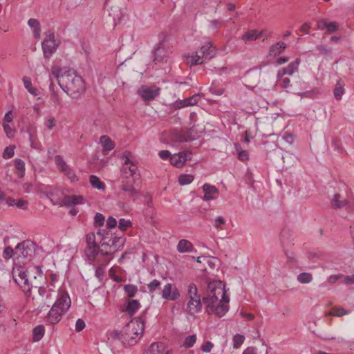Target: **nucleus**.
Segmentation results:
<instances>
[{"mask_svg":"<svg viewBox=\"0 0 354 354\" xmlns=\"http://www.w3.org/2000/svg\"><path fill=\"white\" fill-rule=\"evenodd\" d=\"M51 75L56 78L63 91L72 98H77L86 90L84 80L72 68L53 66Z\"/></svg>","mask_w":354,"mask_h":354,"instance_id":"obj_1","label":"nucleus"},{"mask_svg":"<svg viewBox=\"0 0 354 354\" xmlns=\"http://www.w3.org/2000/svg\"><path fill=\"white\" fill-rule=\"evenodd\" d=\"M208 296L203 297L207 304L206 313L214 314L218 317L224 316L229 310L230 299L226 296L225 286L221 281L209 282L207 286Z\"/></svg>","mask_w":354,"mask_h":354,"instance_id":"obj_2","label":"nucleus"},{"mask_svg":"<svg viewBox=\"0 0 354 354\" xmlns=\"http://www.w3.org/2000/svg\"><path fill=\"white\" fill-rule=\"evenodd\" d=\"M71 306V299L68 292L59 288L53 304L45 317L46 323L49 325L58 324L68 311Z\"/></svg>","mask_w":354,"mask_h":354,"instance_id":"obj_3","label":"nucleus"},{"mask_svg":"<svg viewBox=\"0 0 354 354\" xmlns=\"http://www.w3.org/2000/svg\"><path fill=\"white\" fill-rule=\"evenodd\" d=\"M125 238L123 236L109 237L105 236L100 240L102 251L107 258L118 250H121L125 243Z\"/></svg>","mask_w":354,"mask_h":354,"instance_id":"obj_4","label":"nucleus"},{"mask_svg":"<svg viewBox=\"0 0 354 354\" xmlns=\"http://www.w3.org/2000/svg\"><path fill=\"white\" fill-rule=\"evenodd\" d=\"M59 44L60 41L55 38L54 32L49 30L46 32L41 44L44 57L46 58L50 57L56 52Z\"/></svg>","mask_w":354,"mask_h":354,"instance_id":"obj_5","label":"nucleus"},{"mask_svg":"<svg viewBox=\"0 0 354 354\" xmlns=\"http://www.w3.org/2000/svg\"><path fill=\"white\" fill-rule=\"evenodd\" d=\"M15 282L21 288L23 292L28 295L30 293L32 286L28 279V275L21 267L15 266L12 271Z\"/></svg>","mask_w":354,"mask_h":354,"instance_id":"obj_6","label":"nucleus"},{"mask_svg":"<svg viewBox=\"0 0 354 354\" xmlns=\"http://www.w3.org/2000/svg\"><path fill=\"white\" fill-rule=\"evenodd\" d=\"M55 164L60 172L72 183L79 180L78 176L76 175L73 169L68 165L64 158L60 155H56L54 158Z\"/></svg>","mask_w":354,"mask_h":354,"instance_id":"obj_7","label":"nucleus"},{"mask_svg":"<svg viewBox=\"0 0 354 354\" xmlns=\"http://www.w3.org/2000/svg\"><path fill=\"white\" fill-rule=\"evenodd\" d=\"M124 328L128 339H130L131 337H133L136 338L137 342L143 333L145 324L141 319H136L135 320L131 321L129 324H127Z\"/></svg>","mask_w":354,"mask_h":354,"instance_id":"obj_8","label":"nucleus"},{"mask_svg":"<svg viewBox=\"0 0 354 354\" xmlns=\"http://www.w3.org/2000/svg\"><path fill=\"white\" fill-rule=\"evenodd\" d=\"M160 88L156 86L142 85L137 90V94L144 102H150L160 95Z\"/></svg>","mask_w":354,"mask_h":354,"instance_id":"obj_9","label":"nucleus"},{"mask_svg":"<svg viewBox=\"0 0 354 354\" xmlns=\"http://www.w3.org/2000/svg\"><path fill=\"white\" fill-rule=\"evenodd\" d=\"M123 162L122 171L126 179H132L133 181L136 180L138 176V167L132 162L129 157L127 155H123L122 157Z\"/></svg>","mask_w":354,"mask_h":354,"instance_id":"obj_10","label":"nucleus"},{"mask_svg":"<svg viewBox=\"0 0 354 354\" xmlns=\"http://www.w3.org/2000/svg\"><path fill=\"white\" fill-rule=\"evenodd\" d=\"M34 252L35 248L32 242L29 241H23L15 247V259L30 258Z\"/></svg>","mask_w":354,"mask_h":354,"instance_id":"obj_11","label":"nucleus"},{"mask_svg":"<svg viewBox=\"0 0 354 354\" xmlns=\"http://www.w3.org/2000/svg\"><path fill=\"white\" fill-rule=\"evenodd\" d=\"M120 341L124 346H131L136 343V338L131 337L128 339L125 328L123 330H114L109 333V339Z\"/></svg>","mask_w":354,"mask_h":354,"instance_id":"obj_12","label":"nucleus"},{"mask_svg":"<svg viewBox=\"0 0 354 354\" xmlns=\"http://www.w3.org/2000/svg\"><path fill=\"white\" fill-rule=\"evenodd\" d=\"M192 158V153L189 151H183L176 153L170 158V163L176 168L183 167L187 161Z\"/></svg>","mask_w":354,"mask_h":354,"instance_id":"obj_13","label":"nucleus"},{"mask_svg":"<svg viewBox=\"0 0 354 354\" xmlns=\"http://www.w3.org/2000/svg\"><path fill=\"white\" fill-rule=\"evenodd\" d=\"M162 298L169 301H176L180 297V292L178 288L172 283H166L161 292Z\"/></svg>","mask_w":354,"mask_h":354,"instance_id":"obj_14","label":"nucleus"},{"mask_svg":"<svg viewBox=\"0 0 354 354\" xmlns=\"http://www.w3.org/2000/svg\"><path fill=\"white\" fill-rule=\"evenodd\" d=\"M183 61L190 66L202 64L205 61L199 51L194 52L192 54H186L183 55Z\"/></svg>","mask_w":354,"mask_h":354,"instance_id":"obj_15","label":"nucleus"},{"mask_svg":"<svg viewBox=\"0 0 354 354\" xmlns=\"http://www.w3.org/2000/svg\"><path fill=\"white\" fill-rule=\"evenodd\" d=\"M301 60L299 58H297L294 62H290L287 67L282 68L277 72V78H281L286 75H292L296 71H297Z\"/></svg>","mask_w":354,"mask_h":354,"instance_id":"obj_16","label":"nucleus"},{"mask_svg":"<svg viewBox=\"0 0 354 354\" xmlns=\"http://www.w3.org/2000/svg\"><path fill=\"white\" fill-rule=\"evenodd\" d=\"M203 305L201 297L197 299H189L187 306L186 312L191 315H194L202 310Z\"/></svg>","mask_w":354,"mask_h":354,"instance_id":"obj_17","label":"nucleus"},{"mask_svg":"<svg viewBox=\"0 0 354 354\" xmlns=\"http://www.w3.org/2000/svg\"><path fill=\"white\" fill-rule=\"evenodd\" d=\"M203 189L204 192L203 201H213L218 197V190L215 186L205 183L203 185Z\"/></svg>","mask_w":354,"mask_h":354,"instance_id":"obj_18","label":"nucleus"},{"mask_svg":"<svg viewBox=\"0 0 354 354\" xmlns=\"http://www.w3.org/2000/svg\"><path fill=\"white\" fill-rule=\"evenodd\" d=\"M134 183L132 179H128L122 180L120 185L121 190L129 198H133L138 194V191L133 187Z\"/></svg>","mask_w":354,"mask_h":354,"instance_id":"obj_19","label":"nucleus"},{"mask_svg":"<svg viewBox=\"0 0 354 354\" xmlns=\"http://www.w3.org/2000/svg\"><path fill=\"white\" fill-rule=\"evenodd\" d=\"M144 354H169L164 344L161 342L152 343L144 352Z\"/></svg>","mask_w":354,"mask_h":354,"instance_id":"obj_20","label":"nucleus"},{"mask_svg":"<svg viewBox=\"0 0 354 354\" xmlns=\"http://www.w3.org/2000/svg\"><path fill=\"white\" fill-rule=\"evenodd\" d=\"M165 136L168 138L167 140L161 138V142L169 145L174 146L176 143L183 141V136L181 133L176 131H172L169 133H165Z\"/></svg>","mask_w":354,"mask_h":354,"instance_id":"obj_21","label":"nucleus"},{"mask_svg":"<svg viewBox=\"0 0 354 354\" xmlns=\"http://www.w3.org/2000/svg\"><path fill=\"white\" fill-rule=\"evenodd\" d=\"M83 203V197L80 195H67L62 199V204L67 207H72Z\"/></svg>","mask_w":354,"mask_h":354,"instance_id":"obj_22","label":"nucleus"},{"mask_svg":"<svg viewBox=\"0 0 354 354\" xmlns=\"http://www.w3.org/2000/svg\"><path fill=\"white\" fill-rule=\"evenodd\" d=\"M199 53L203 57H204L205 60H209L215 55L216 50L215 48L212 47V43L207 41L201 46Z\"/></svg>","mask_w":354,"mask_h":354,"instance_id":"obj_23","label":"nucleus"},{"mask_svg":"<svg viewBox=\"0 0 354 354\" xmlns=\"http://www.w3.org/2000/svg\"><path fill=\"white\" fill-rule=\"evenodd\" d=\"M85 254L91 261H96L99 254L105 256L103 254L102 248H100L98 245L86 247L85 249Z\"/></svg>","mask_w":354,"mask_h":354,"instance_id":"obj_24","label":"nucleus"},{"mask_svg":"<svg viewBox=\"0 0 354 354\" xmlns=\"http://www.w3.org/2000/svg\"><path fill=\"white\" fill-rule=\"evenodd\" d=\"M177 251L180 253L196 252L192 243L187 239H181L176 246Z\"/></svg>","mask_w":354,"mask_h":354,"instance_id":"obj_25","label":"nucleus"},{"mask_svg":"<svg viewBox=\"0 0 354 354\" xmlns=\"http://www.w3.org/2000/svg\"><path fill=\"white\" fill-rule=\"evenodd\" d=\"M199 100V95H194L192 97H189L188 98L184 99L183 100H180L179 102H176V107L178 109L184 108L189 106H194L196 104Z\"/></svg>","mask_w":354,"mask_h":354,"instance_id":"obj_26","label":"nucleus"},{"mask_svg":"<svg viewBox=\"0 0 354 354\" xmlns=\"http://www.w3.org/2000/svg\"><path fill=\"white\" fill-rule=\"evenodd\" d=\"M318 28L320 30L326 29L330 33L334 32L338 28L336 22H328L324 19H321L317 22Z\"/></svg>","mask_w":354,"mask_h":354,"instance_id":"obj_27","label":"nucleus"},{"mask_svg":"<svg viewBox=\"0 0 354 354\" xmlns=\"http://www.w3.org/2000/svg\"><path fill=\"white\" fill-rule=\"evenodd\" d=\"M140 304L138 300L136 299H129L127 301V306L125 308L126 313L130 316L133 315L140 308Z\"/></svg>","mask_w":354,"mask_h":354,"instance_id":"obj_28","label":"nucleus"},{"mask_svg":"<svg viewBox=\"0 0 354 354\" xmlns=\"http://www.w3.org/2000/svg\"><path fill=\"white\" fill-rule=\"evenodd\" d=\"M99 142L102 147L104 151H111L115 148V143L108 136H102L100 138Z\"/></svg>","mask_w":354,"mask_h":354,"instance_id":"obj_29","label":"nucleus"},{"mask_svg":"<svg viewBox=\"0 0 354 354\" xmlns=\"http://www.w3.org/2000/svg\"><path fill=\"white\" fill-rule=\"evenodd\" d=\"M28 25L32 29L34 37L39 39L41 35V26L39 21L36 19H30L28 21Z\"/></svg>","mask_w":354,"mask_h":354,"instance_id":"obj_30","label":"nucleus"},{"mask_svg":"<svg viewBox=\"0 0 354 354\" xmlns=\"http://www.w3.org/2000/svg\"><path fill=\"white\" fill-rule=\"evenodd\" d=\"M53 292L54 290L52 288H46L43 287H39L38 288V293L39 296L41 297L42 301H44V306L46 305V304L50 299L52 293Z\"/></svg>","mask_w":354,"mask_h":354,"instance_id":"obj_31","label":"nucleus"},{"mask_svg":"<svg viewBox=\"0 0 354 354\" xmlns=\"http://www.w3.org/2000/svg\"><path fill=\"white\" fill-rule=\"evenodd\" d=\"M96 236H99L102 240L103 237H105L104 232L99 230L97 232L96 234L90 233V234H87V236H86L87 246L86 247L97 245L96 244Z\"/></svg>","mask_w":354,"mask_h":354,"instance_id":"obj_32","label":"nucleus"},{"mask_svg":"<svg viewBox=\"0 0 354 354\" xmlns=\"http://www.w3.org/2000/svg\"><path fill=\"white\" fill-rule=\"evenodd\" d=\"M286 48V44L283 41H279L270 47V55L277 56L281 54Z\"/></svg>","mask_w":354,"mask_h":354,"instance_id":"obj_33","label":"nucleus"},{"mask_svg":"<svg viewBox=\"0 0 354 354\" xmlns=\"http://www.w3.org/2000/svg\"><path fill=\"white\" fill-rule=\"evenodd\" d=\"M349 201H346L342 198L339 194H335L333 198L332 199L331 204L334 208H342L346 207L348 209V203Z\"/></svg>","mask_w":354,"mask_h":354,"instance_id":"obj_34","label":"nucleus"},{"mask_svg":"<svg viewBox=\"0 0 354 354\" xmlns=\"http://www.w3.org/2000/svg\"><path fill=\"white\" fill-rule=\"evenodd\" d=\"M45 333V328L43 325H38L33 328L32 330V341L37 342L40 341L44 337Z\"/></svg>","mask_w":354,"mask_h":354,"instance_id":"obj_35","label":"nucleus"},{"mask_svg":"<svg viewBox=\"0 0 354 354\" xmlns=\"http://www.w3.org/2000/svg\"><path fill=\"white\" fill-rule=\"evenodd\" d=\"M263 33L261 32H257L255 30H252L245 33L242 37V39L246 43L248 41H254L261 37Z\"/></svg>","mask_w":354,"mask_h":354,"instance_id":"obj_36","label":"nucleus"},{"mask_svg":"<svg viewBox=\"0 0 354 354\" xmlns=\"http://www.w3.org/2000/svg\"><path fill=\"white\" fill-rule=\"evenodd\" d=\"M89 182L95 189L98 190H104L105 189V184L95 175H91L90 176Z\"/></svg>","mask_w":354,"mask_h":354,"instance_id":"obj_37","label":"nucleus"},{"mask_svg":"<svg viewBox=\"0 0 354 354\" xmlns=\"http://www.w3.org/2000/svg\"><path fill=\"white\" fill-rule=\"evenodd\" d=\"M227 220L222 216H218L212 220V225L217 230H225Z\"/></svg>","mask_w":354,"mask_h":354,"instance_id":"obj_38","label":"nucleus"},{"mask_svg":"<svg viewBox=\"0 0 354 354\" xmlns=\"http://www.w3.org/2000/svg\"><path fill=\"white\" fill-rule=\"evenodd\" d=\"M15 168L17 170V177L20 178H23L25 174V162H24V161L19 158L16 159L15 160Z\"/></svg>","mask_w":354,"mask_h":354,"instance_id":"obj_39","label":"nucleus"},{"mask_svg":"<svg viewBox=\"0 0 354 354\" xmlns=\"http://www.w3.org/2000/svg\"><path fill=\"white\" fill-rule=\"evenodd\" d=\"M23 82L24 87L31 95L35 96L38 95V91L37 88L32 87V81L30 77H24L23 78Z\"/></svg>","mask_w":354,"mask_h":354,"instance_id":"obj_40","label":"nucleus"},{"mask_svg":"<svg viewBox=\"0 0 354 354\" xmlns=\"http://www.w3.org/2000/svg\"><path fill=\"white\" fill-rule=\"evenodd\" d=\"M196 335L192 334L188 335L185 338L182 345L185 348H190L194 346L196 342Z\"/></svg>","mask_w":354,"mask_h":354,"instance_id":"obj_41","label":"nucleus"},{"mask_svg":"<svg viewBox=\"0 0 354 354\" xmlns=\"http://www.w3.org/2000/svg\"><path fill=\"white\" fill-rule=\"evenodd\" d=\"M165 57L166 51L162 46H160L156 48L154 51V61L162 62L164 60Z\"/></svg>","mask_w":354,"mask_h":354,"instance_id":"obj_42","label":"nucleus"},{"mask_svg":"<svg viewBox=\"0 0 354 354\" xmlns=\"http://www.w3.org/2000/svg\"><path fill=\"white\" fill-rule=\"evenodd\" d=\"M194 179V176L192 174H181L178 177V183L180 185H187L192 183Z\"/></svg>","mask_w":354,"mask_h":354,"instance_id":"obj_43","label":"nucleus"},{"mask_svg":"<svg viewBox=\"0 0 354 354\" xmlns=\"http://www.w3.org/2000/svg\"><path fill=\"white\" fill-rule=\"evenodd\" d=\"M187 295L189 299H197L201 297V295L198 293V289L195 284L190 283L187 287Z\"/></svg>","mask_w":354,"mask_h":354,"instance_id":"obj_44","label":"nucleus"},{"mask_svg":"<svg viewBox=\"0 0 354 354\" xmlns=\"http://www.w3.org/2000/svg\"><path fill=\"white\" fill-rule=\"evenodd\" d=\"M344 88L343 86V84L341 83V81H338L337 82V84L335 86V88L334 89V96H335V98L337 100H339L342 98V95H344Z\"/></svg>","mask_w":354,"mask_h":354,"instance_id":"obj_45","label":"nucleus"},{"mask_svg":"<svg viewBox=\"0 0 354 354\" xmlns=\"http://www.w3.org/2000/svg\"><path fill=\"white\" fill-rule=\"evenodd\" d=\"M297 280L303 284L309 283L313 280V276L309 272H301L297 276Z\"/></svg>","mask_w":354,"mask_h":354,"instance_id":"obj_46","label":"nucleus"},{"mask_svg":"<svg viewBox=\"0 0 354 354\" xmlns=\"http://www.w3.org/2000/svg\"><path fill=\"white\" fill-rule=\"evenodd\" d=\"M124 290L128 297H133L138 292V287L133 284H127L124 286Z\"/></svg>","mask_w":354,"mask_h":354,"instance_id":"obj_47","label":"nucleus"},{"mask_svg":"<svg viewBox=\"0 0 354 354\" xmlns=\"http://www.w3.org/2000/svg\"><path fill=\"white\" fill-rule=\"evenodd\" d=\"M233 348H239L244 342L245 337L241 334H236L233 337Z\"/></svg>","mask_w":354,"mask_h":354,"instance_id":"obj_48","label":"nucleus"},{"mask_svg":"<svg viewBox=\"0 0 354 354\" xmlns=\"http://www.w3.org/2000/svg\"><path fill=\"white\" fill-rule=\"evenodd\" d=\"M3 131L8 138H13L15 129L12 127L8 123L3 122L2 124Z\"/></svg>","mask_w":354,"mask_h":354,"instance_id":"obj_49","label":"nucleus"},{"mask_svg":"<svg viewBox=\"0 0 354 354\" xmlns=\"http://www.w3.org/2000/svg\"><path fill=\"white\" fill-rule=\"evenodd\" d=\"M112 259V257L107 258V262L105 265L102 266H98L95 268V276L97 279H102L104 275V269L106 265L109 263V261Z\"/></svg>","mask_w":354,"mask_h":354,"instance_id":"obj_50","label":"nucleus"},{"mask_svg":"<svg viewBox=\"0 0 354 354\" xmlns=\"http://www.w3.org/2000/svg\"><path fill=\"white\" fill-rule=\"evenodd\" d=\"M15 146L10 145L4 149L2 156L4 159H10L14 156L15 154Z\"/></svg>","mask_w":354,"mask_h":354,"instance_id":"obj_51","label":"nucleus"},{"mask_svg":"<svg viewBox=\"0 0 354 354\" xmlns=\"http://www.w3.org/2000/svg\"><path fill=\"white\" fill-rule=\"evenodd\" d=\"M28 133L29 135V141L30 142V147L34 149H39V147L34 142L35 133H36V128L31 127L28 130Z\"/></svg>","mask_w":354,"mask_h":354,"instance_id":"obj_52","label":"nucleus"},{"mask_svg":"<svg viewBox=\"0 0 354 354\" xmlns=\"http://www.w3.org/2000/svg\"><path fill=\"white\" fill-rule=\"evenodd\" d=\"M3 257L6 260L10 259L11 257L15 259V248L14 249L10 247L6 248L3 252Z\"/></svg>","mask_w":354,"mask_h":354,"instance_id":"obj_53","label":"nucleus"},{"mask_svg":"<svg viewBox=\"0 0 354 354\" xmlns=\"http://www.w3.org/2000/svg\"><path fill=\"white\" fill-rule=\"evenodd\" d=\"M44 120V126L48 130H52L56 126V120L53 117L45 118Z\"/></svg>","mask_w":354,"mask_h":354,"instance_id":"obj_54","label":"nucleus"},{"mask_svg":"<svg viewBox=\"0 0 354 354\" xmlns=\"http://www.w3.org/2000/svg\"><path fill=\"white\" fill-rule=\"evenodd\" d=\"M349 313L348 311L342 308H335L332 310L331 314L336 317H342L344 315H348Z\"/></svg>","mask_w":354,"mask_h":354,"instance_id":"obj_55","label":"nucleus"},{"mask_svg":"<svg viewBox=\"0 0 354 354\" xmlns=\"http://www.w3.org/2000/svg\"><path fill=\"white\" fill-rule=\"evenodd\" d=\"M160 282L157 279H153L149 285L148 289L151 293H153L154 291L160 288Z\"/></svg>","mask_w":354,"mask_h":354,"instance_id":"obj_56","label":"nucleus"},{"mask_svg":"<svg viewBox=\"0 0 354 354\" xmlns=\"http://www.w3.org/2000/svg\"><path fill=\"white\" fill-rule=\"evenodd\" d=\"M105 221V217L100 213H96L94 217V222L96 225L102 226Z\"/></svg>","mask_w":354,"mask_h":354,"instance_id":"obj_57","label":"nucleus"},{"mask_svg":"<svg viewBox=\"0 0 354 354\" xmlns=\"http://www.w3.org/2000/svg\"><path fill=\"white\" fill-rule=\"evenodd\" d=\"M131 225V222L129 220L124 218H120L119 220L118 227L122 231L126 230V229Z\"/></svg>","mask_w":354,"mask_h":354,"instance_id":"obj_58","label":"nucleus"},{"mask_svg":"<svg viewBox=\"0 0 354 354\" xmlns=\"http://www.w3.org/2000/svg\"><path fill=\"white\" fill-rule=\"evenodd\" d=\"M209 90L211 93L217 96H220L223 93V89L221 88H217L214 85V84L211 85Z\"/></svg>","mask_w":354,"mask_h":354,"instance_id":"obj_59","label":"nucleus"},{"mask_svg":"<svg viewBox=\"0 0 354 354\" xmlns=\"http://www.w3.org/2000/svg\"><path fill=\"white\" fill-rule=\"evenodd\" d=\"M237 153L238 158L241 161L247 160L249 158V153L246 150L239 149Z\"/></svg>","mask_w":354,"mask_h":354,"instance_id":"obj_60","label":"nucleus"},{"mask_svg":"<svg viewBox=\"0 0 354 354\" xmlns=\"http://www.w3.org/2000/svg\"><path fill=\"white\" fill-rule=\"evenodd\" d=\"M223 21L220 19H213L209 21V28L212 30L216 29L223 24Z\"/></svg>","mask_w":354,"mask_h":354,"instance_id":"obj_61","label":"nucleus"},{"mask_svg":"<svg viewBox=\"0 0 354 354\" xmlns=\"http://www.w3.org/2000/svg\"><path fill=\"white\" fill-rule=\"evenodd\" d=\"M85 326H86L85 322L82 319L80 318L76 321L75 328V330L77 332L82 331L83 329H84Z\"/></svg>","mask_w":354,"mask_h":354,"instance_id":"obj_62","label":"nucleus"},{"mask_svg":"<svg viewBox=\"0 0 354 354\" xmlns=\"http://www.w3.org/2000/svg\"><path fill=\"white\" fill-rule=\"evenodd\" d=\"M172 155L173 154H171L168 150H161L158 152L159 157L163 160H167L169 158L170 159Z\"/></svg>","mask_w":354,"mask_h":354,"instance_id":"obj_63","label":"nucleus"},{"mask_svg":"<svg viewBox=\"0 0 354 354\" xmlns=\"http://www.w3.org/2000/svg\"><path fill=\"white\" fill-rule=\"evenodd\" d=\"M213 347L214 344L211 342L207 341L201 346V350L204 353H209L211 352Z\"/></svg>","mask_w":354,"mask_h":354,"instance_id":"obj_64","label":"nucleus"}]
</instances>
